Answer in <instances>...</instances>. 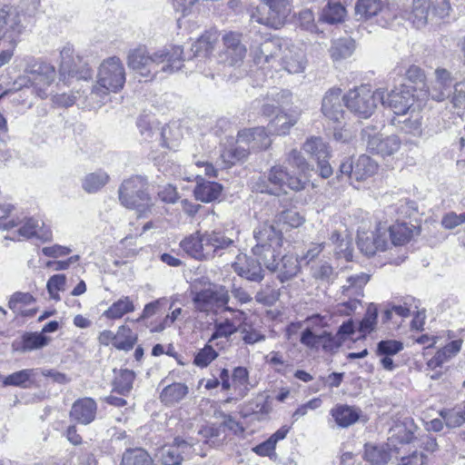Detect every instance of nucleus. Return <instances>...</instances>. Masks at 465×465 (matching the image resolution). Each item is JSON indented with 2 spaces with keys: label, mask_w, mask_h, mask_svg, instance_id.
<instances>
[{
  "label": "nucleus",
  "mask_w": 465,
  "mask_h": 465,
  "mask_svg": "<svg viewBox=\"0 0 465 465\" xmlns=\"http://www.w3.org/2000/svg\"><path fill=\"white\" fill-rule=\"evenodd\" d=\"M266 177L272 187L276 190L277 194L285 191V187L293 191H301L304 189L307 183L301 176H291L282 165L272 166L266 173Z\"/></svg>",
  "instance_id": "obj_16"
},
{
  "label": "nucleus",
  "mask_w": 465,
  "mask_h": 465,
  "mask_svg": "<svg viewBox=\"0 0 465 465\" xmlns=\"http://www.w3.org/2000/svg\"><path fill=\"white\" fill-rule=\"evenodd\" d=\"M217 40L216 32L207 31L192 45V51L195 56L208 57L213 51Z\"/></svg>",
  "instance_id": "obj_32"
},
{
  "label": "nucleus",
  "mask_w": 465,
  "mask_h": 465,
  "mask_svg": "<svg viewBox=\"0 0 465 465\" xmlns=\"http://www.w3.org/2000/svg\"><path fill=\"white\" fill-rule=\"evenodd\" d=\"M342 100L351 113L367 119L375 112L378 103L385 104V91L377 89L372 92L366 86H360L350 90Z\"/></svg>",
  "instance_id": "obj_5"
},
{
  "label": "nucleus",
  "mask_w": 465,
  "mask_h": 465,
  "mask_svg": "<svg viewBox=\"0 0 465 465\" xmlns=\"http://www.w3.org/2000/svg\"><path fill=\"white\" fill-rule=\"evenodd\" d=\"M237 331L238 327L232 320L227 318L224 320H217L213 323V332L208 342H213L221 338L228 339L232 334L236 333Z\"/></svg>",
  "instance_id": "obj_42"
},
{
  "label": "nucleus",
  "mask_w": 465,
  "mask_h": 465,
  "mask_svg": "<svg viewBox=\"0 0 465 465\" xmlns=\"http://www.w3.org/2000/svg\"><path fill=\"white\" fill-rule=\"evenodd\" d=\"M197 178L199 180L193 191L195 198L203 203H211L217 200L221 195L223 186L215 182L204 181L199 175H197Z\"/></svg>",
  "instance_id": "obj_28"
},
{
  "label": "nucleus",
  "mask_w": 465,
  "mask_h": 465,
  "mask_svg": "<svg viewBox=\"0 0 465 465\" xmlns=\"http://www.w3.org/2000/svg\"><path fill=\"white\" fill-rule=\"evenodd\" d=\"M451 103L455 108L465 110V79L456 83L453 86Z\"/></svg>",
  "instance_id": "obj_64"
},
{
  "label": "nucleus",
  "mask_w": 465,
  "mask_h": 465,
  "mask_svg": "<svg viewBox=\"0 0 465 465\" xmlns=\"http://www.w3.org/2000/svg\"><path fill=\"white\" fill-rule=\"evenodd\" d=\"M281 64L289 74H302L306 68L307 59L302 49L291 46L284 51Z\"/></svg>",
  "instance_id": "obj_23"
},
{
  "label": "nucleus",
  "mask_w": 465,
  "mask_h": 465,
  "mask_svg": "<svg viewBox=\"0 0 465 465\" xmlns=\"http://www.w3.org/2000/svg\"><path fill=\"white\" fill-rule=\"evenodd\" d=\"M401 130L416 138L423 135L422 117L420 114H411V116L402 122Z\"/></svg>",
  "instance_id": "obj_50"
},
{
  "label": "nucleus",
  "mask_w": 465,
  "mask_h": 465,
  "mask_svg": "<svg viewBox=\"0 0 465 465\" xmlns=\"http://www.w3.org/2000/svg\"><path fill=\"white\" fill-rule=\"evenodd\" d=\"M119 200L129 209H135L138 216H144L153 203L146 193V181L141 176L131 177L119 188Z\"/></svg>",
  "instance_id": "obj_7"
},
{
  "label": "nucleus",
  "mask_w": 465,
  "mask_h": 465,
  "mask_svg": "<svg viewBox=\"0 0 465 465\" xmlns=\"http://www.w3.org/2000/svg\"><path fill=\"white\" fill-rule=\"evenodd\" d=\"M414 103L412 87L401 84L387 94L384 106L390 107L395 114L402 115L409 112Z\"/></svg>",
  "instance_id": "obj_18"
},
{
  "label": "nucleus",
  "mask_w": 465,
  "mask_h": 465,
  "mask_svg": "<svg viewBox=\"0 0 465 465\" xmlns=\"http://www.w3.org/2000/svg\"><path fill=\"white\" fill-rule=\"evenodd\" d=\"M232 386L237 399L244 398L250 390L249 372L244 367L234 368L232 374Z\"/></svg>",
  "instance_id": "obj_35"
},
{
  "label": "nucleus",
  "mask_w": 465,
  "mask_h": 465,
  "mask_svg": "<svg viewBox=\"0 0 465 465\" xmlns=\"http://www.w3.org/2000/svg\"><path fill=\"white\" fill-rule=\"evenodd\" d=\"M204 235L209 260L213 259L216 255H222L223 251L235 246L234 239L220 230L205 232Z\"/></svg>",
  "instance_id": "obj_21"
},
{
  "label": "nucleus",
  "mask_w": 465,
  "mask_h": 465,
  "mask_svg": "<svg viewBox=\"0 0 465 465\" xmlns=\"http://www.w3.org/2000/svg\"><path fill=\"white\" fill-rule=\"evenodd\" d=\"M133 300L128 296H124L114 302L104 312V316L107 319H120L124 314L134 311Z\"/></svg>",
  "instance_id": "obj_37"
},
{
  "label": "nucleus",
  "mask_w": 465,
  "mask_h": 465,
  "mask_svg": "<svg viewBox=\"0 0 465 465\" xmlns=\"http://www.w3.org/2000/svg\"><path fill=\"white\" fill-rule=\"evenodd\" d=\"M237 143H252L251 147L245 148L241 145L226 151L223 157L224 161L231 164H235L237 162L243 161L249 154V150L252 149H265L270 144V140L264 131V128L257 127L249 130H242L238 134Z\"/></svg>",
  "instance_id": "obj_8"
},
{
  "label": "nucleus",
  "mask_w": 465,
  "mask_h": 465,
  "mask_svg": "<svg viewBox=\"0 0 465 465\" xmlns=\"http://www.w3.org/2000/svg\"><path fill=\"white\" fill-rule=\"evenodd\" d=\"M394 245H403L412 235L411 229L406 223H398L388 228Z\"/></svg>",
  "instance_id": "obj_48"
},
{
  "label": "nucleus",
  "mask_w": 465,
  "mask_h": 465,
  "mask_svg": "<svg viewBox=\"0 0 465 465\" xmlns=\"http://www.w3.org/2000/svg\"><path fill=\"white\" fill-rule=\"evenodd\" d=\"M135 373L130 370H121L114 377L113 382L114 391L122 395H127L133 389Z\"/></svg>",
  "instance_id": "obj_39"
},
{
  "label": "nucleus",
  "mask_w": 465,
  "mask_h": 465,
  "mask_svg": "<svg viewBox=\"0 0 465 465\" xmlns=\"http://www.w3.org/2000/svg\"><path fill=\"white\" fill-rule=\"evenodd\" d=\"M188 393L187 385L182 382H173L163 389L160 393V401L165 406H173L183 401Z\"/></svg>",
  "instance_id": "obj_30"
},
{
  "label": "nucleus",
  "mask_w": 465,
  "mask_h": 465,
  "mask_svg": "<svg viewBox=\"0 0 465 465\" xmlns=\"http://www.w3.org/2000/svg\"><path fill=\"white\" fill-rule=\"evenodd\" d=\"M389 8L412 23L417 28L425 26L429 20L430 0H388Z\"/></svg>",
  "instance_id": "obj_10"
},
{
  "label": "nucleus",
  "mask_w": 465,
  "mask_h": 465,
  "mask_svg": "<svg viewBox=\"0 0 465 465\" xmlns=\"http://www.w3.org/2000/svg\"><path fill=\"white\" fill-rule=\"evenodd\" d=\"M66 283V277L64 274L53 275L47 282L46 287L50 297L54 300H59L58 292L64 291Z\"/></svg>",
  "instance_id": "obj_58"
},
{
  "label": "nucleus",
  "mask_w": 465,
  "mask_h": 465,
  "mask_svg": "<svg viewBox=\"0 0 465 465\" xmlns=\"http://www.w3.org/2000/svg\"><path fill=\"white\" fill-rule=\"evenodd\" d=\"M0 31H3V39L15 47L25 31L21 15L15 7L5 5L0 9Z\"/></svg>",
  "instance_id": "obj_13"
},
{
  "label": "nucleus",
  "mask_w": 465,
  "mask_h": 465,
  "mask_svg": "<svg viewBox=\"0 0 465 465\" xmlns=\"http://www.w3.org/2000/svg\"><path fill=\"white\" fill-rule=\"evenodd\" d=\"M441 226L447 230H452L465 223V213H456L455 212L446 213L441 218Z\"/></svg>",
  "instance_id": "obj_60"
},
{
  "label": "nucleus",
  "mask_w": 465,
  "mask_h": 465,
  "mask_svg": "<svg viewBox=\"0 0 465 465\" xmlns=\"http://www.w3.org/2000/svg\"><path fill=\"white\" fill-rule=\"evenodd\" d=\"M403 350V343L396 340L381 341L377 344V355L393 356Z\"/></svg>",
  "instance_id": "obj_54"
},
{
  "label": "nucleus",
  "mask_w": 465,
  "mask_h": 465,
  "mask_svg": "<svg viewBox=\"0 0 465 465\" xmlns=\"http://www.w3.org/2000/svg\"><path fill=\"white\" fill-rule=\"evenodd\" d=\"M388 227L379 223L374 231H358L357 244L361 252L367 256L374 255L378 251H384L387 245Z\"/></svg>",
  "instance_id": "obj_14"
},
{
  "label": "nucleus",
  "mask_w": 465,
  "mask_h": 465,
  "mask_svg": "<svg viewBox=\"0 0 465 465\" xmlns=\"http://www.w3.org/2000/svg\"><path fill=\"white\" fill-rule=\"evenodd\" d=\"M331 414L335 422L340 427H349L355 423L360 417L359 411L353 407L348 405H337L331 411Z\"/></svg>",
  "instance_id": "obj_33"
},
{
  "label": "nucleus",
  "mask_w": 465,
  "mask_h": 465,
  "mask_svg": "<svg viewBox=\"0 0 465 465\" xmlns=\"http://www.w3.org/2000/svg\"><path fill=\"white\" fill-rule=\"evenodd\" d=\"M273 222L282 231L301 226L304 223V219L296 211L285 210L277 214Z\"/></svg>",
  "instance_id": "obj_38"
},
{
  "label": "nucleus",
  "mask_w": 465,
  "mask_h": 465,
  "mask_svg": "<svg viewBox=\"0 0 465 465\" xmlns=\"http://www.w3.org/2000/svg\"><path fill=\"white\" fill-rule=\"evenodd\" d=\"M312 275L322 282H331L334 276L332 266L327 262H321L312 268Z\"/></svg>",
  "instance_id": "obj_56"
},
{
  "label": "nucleus",
  "mask_w": 465,
  "mask_h": 465,
  "mask_svg": "<svg viewBox=\"0 0 465 465\" xmlns=\"http://www.w3.org/2000/svg\"><path fill=\"white\" fill-rule=\"evenodd\" d=\"M431 14L440 18L444 19L448 17L451 11L450 0H430Z\"/></svg>",
  "instance_id": "obj_61"
},
{
  "label": "nucleus",
  "mask_w": 465,
  "mask_h": 465,
  "mask_svg": "<svg viewBox=\"0 0 465 465\" xmlns=\"http://www.w3.org/2000/svg\"><path fill=\"white\" fill-rule=\"evenodd\" d=\"M382 8L381 0H358L355 5L356 15L364 19L377 15Z\"/></svg>",
  "instance_id": "obj_44"
},
{
  "label": "nucleus",
  "mask_w": 465,
  "mask_h": 465,
  "mask_svg": "<svg viewBox=\"0 0 465 465\" xmlns=\"http://www.w3.org/2000/svg\"><path fill=\"white\" fill-rule=\"evenodd\" d=\"M183 53L180 45L165 46L153 54L145 48L139 47L129 52L127 64L142 76L155 75L160 71L172 74L181 69Z\"/></svg>",
  "instance_id": "obj_1"
},
{
  "label": "nucleus",
  "mask_w": 465,
  "mask_h": 465,
  "mask_svg": "<svg viewBox=\"0 0 465 465\" xmlns=\"http://www.w3.org/2000/svg\"><path fill=\"white\" fill-rule=\"evenodd\" d=\"M48 339L43 333L32 332L23 336L22 349L24 351H33L45 346Z\"/></svg>",
  "instance_id": "obj_51"
},
{
  "label": "nucleus",
  "mask_w": 465,
  "mask_h": 465,
  "mask_svg": "<svg viewBox=\"0 0 465 465\" xmlns=\"http://www.w3.org/2000/svg\"><path fill=\"white\" fill-rule=\"evenodd\" d=\"M73 45L66 44L60 51L59 74L60 81L65 84L70 77L89 80L93 76V70L87 62L80 55H74Z\"/></svg>",
  "instance_id": "obj_9"
},
{
  "label": "nucleus",
  "mask_w": 465,
  "mask_h": 465,
  "mask_svg": "<svg viewBox=\"0 0 465 465\" xmlns=\"http://www.w3.org/2000/svg\"><path fill=\"white\" fill-rule=\"evenodd\" d=\"M253 237L256 244L252 247V252L262 262L268 258L281 255L282 232L274 222L259 224L253 230Z\"/></svg>",
  "instance_id": "obj_4"
},
{
  "label": "nucleus",
  "mask_w": 465,
  "mask_h": 465,
  "mask_svg": "<svg viewBox=\"0 0 465 465\" xmlns=\"http://www.w3.org/2000/svg\"><path fill=\"white\" fill-rule=\"evenodd\" d=\"M149 453L141 448L127 450L122 458L121 465H153Z\"/></svg>",
  "instance_id": "obj_40"
},
{
  "label": "nucleus",
  "mask_w": 465,
  "mask_h": 465,
  "mask_svg": "<svg viewBox=\"0 0 465 465\" xmlns=\"http://www.w3.org/2000/svg\"><path fill=\"white\" fill-rule=\"evenodd\" d=\"M25 74L20 75L10 89L2 91L0 85V99L10 92L18 91L24 87L32 86L37 96L42 99L51 94L50 87L56 78L54 65L41 60H31L26 64Z\"/></svg>",
  "instance_id": "obj_2"
},
{
  "label": "nucleus",
  "mask_w": 465,
  "mask_h": 465,
  "mask_svg": "<svg viewBox=\"0 0 465 465\" xmlns=\"http://www.w3.org/2000/svg\"><path fill=\"white\" fill-rule=\"evenodd\" d=\"M125 83V70L122 61L112 56L103 61L97 74V83L93 87L92 99L104 104L109 94L117 93L123 89Z\"/></svg>",
  "instance_id": "obj_3"
},
{
  "label": "nucleus",
  "mask_w": 465,
  "mask_h": 465,
  "mask_svg": "<svg viewBox=\"0 0 465 465\" xmlns=\"http://www.w3.org/2000/svg\"><path fill=\"white\" fill-rule=\"evenodd\" d=\"M462 341L456 340L452 341L444 346L441 350L437 351L436 360L440 362H442L454 355H456L461 349Z\"/></svg>",
  "instance_id": "obj_59"
},
{
  "label": "nucleus",
  "mask_w": 465,
  "mask_h": 465,
  "mask_svg": "<svg viewBox=\"0 0 465 465\" xmlns=\"http://www.w3.org/2000/svg\"><path fill=\"white\" fill-rule=\"evenodd\" d=\"M377 307L371 303L368 306L366 313L360 322V331L363 333H370L372 331L377 324Z\"/></svg>",
  "instance_id": "obj_53"
},
{
  "label": "nucleus",
  "mask_w": 465,
  "mask_h": 465,
  "mask_svg": "<svg viewBox=\"0 0 465 465\" xmlns=\"http://www.w3.org/2000/svg\"><path fill=\"white\" fill-rule=\"evenodd\" d=\"M239 34L230 32L223 35L224 55L230 65L242 62L246 54V47L241 43Z\"/></svg>",
  "instance_id": "obj_22"
},
{
  "label": "nucleus",
  "mask_w": 465,
  "mask_h": 465,
  "mask_svg": "<svg viewBox=\"0 0 465 465\" xmlns=\"http://www.w3.org/2000/svg\"><path fill=\"white\" fill-rule=\"evenodd\" d=\"M18 233L23 238L37 237L44 242L50 241L52 238L51 232L44 228V223L34 218L27 219L18 229Z\"/></svg>",
  "instance_id": "obj_29"
},
{
  "label": "nucleus",
  "mask_w": 465,
  "mask_h": 465,
  "mask_svg": "<svg viewBox=\"0 0 465 465\" xmlns=\"http://www.w3.org/2000/svg\"><path fill=\"white\" fill-rule=\"evenodd\" d=\"M322 112L330 121L341 123L344 116V110L340 88H331L325 93L322 102Z\"/></svg>",
  "instance_id": "obj_20"
},
{
  "label": "nucleus",
  "mask_w": 465,
  "mask_h": 465,
  "mask_svg": "<svg viewBox=\"0 0 465 465\" xmlns=\"http://www.w3.org/2000/svg\"><path fill=\"white\" fill-rule=\"evenodd\" d=\"M204 232H196L181 242L182 249L196 260H209Z\"/></svg>",
  "instance_id": "obj_24"
},
{
  "label": "nucleus",
  "mask_w": 465,
  "mask_h": 465,
  "mask_svg": "<svg viewBox=\"0 0 465 465\" xmlns=\"http://www.w3.org/2000/svg\"><path fill=\"white\" fill-rule=\"evenodd\" d=\"M354 180L364 181L378 171V163L366 154H361L354 163Z\"/></svg>",
  "instance_id": "obj_34"
},
{
  "label": "nucleus",
  "mask_w": 465,
  "mask_h": 465,
  "mask_svg": "<svg viewBox=\"0 0 465 465\" xmlns=\"http://www.w3.org/2000/svg\"><path fill=\"white\" fill-rule=\"evenodd\" d=\"M280 50V40L268 39L261 44V45L254 51V63L261 66V68L266 69V64L274 61L275 56L279 54Z\"/></svg>",
  "instance_id": "obj_27"
},
{
  "label": "nucleus",
  "mask_w": 465,
  "mask_h": 465,
  "mask_svg": "<svg viewBox=\"0 0 465 465\" xmlns=\"http://www.w3.org/2000/svg\"><path fill=\"white\" fill-rule=\"evenodd\" d=\"M235 273L251 282H260L264 278L261 262L245 254H239L232 265Z\"/></svg>",
  "instance_id": "obj_19"
},
{
  "label": "nucleus",
  "mask_w": 465,
  "mask_h": 465,
  "mask_svg": "<svg viewBox=\"0 0 465 465\" xmlns=\"http://www.w3.org/2000/svg\"><path fill=\"white\" fill-rule=\"evenodd\" d=\"M302 149L317 162L331 157V151L328 143L322 137L312 136L302 145Z\"/></svg>",
  "instance_id": "obj_31"
},
{
  "label": "nucleus",
  "mask_w": 465,
  "mask_h": 465,
  "mask_svg": "<svg viewBox=\"0 0 465 465\" xmlns=\"http://www.w3.org/2000/svg\"><path fill=\"white\" fill-rule=\"evenodd\" d=\"M362 140L366 141L367 150L382 158L394 155L401 148V141L395 134L383 136L375 132L372 126H367L361 131Z\"/></svg>",
  "instance_id": "obj_11"
},
{
  "label": "nucleus",
  "mask_w": 465,
  "mask_h": 465,
  "mask_svg": "<svg viewBox=\"0 0 465 465\" xmlns=\"http://www.w3.org/2000/svg\"><path fill=\"white\" fill-rule=\"evenodd\" d=\"M192 295L193 306L199 312L208 313L221 308L224 312H235L234 309L227 305L230 301V295L223 285L208 282L201 290H198L194 285L192 290Z\"/></svg>",
  "instance_id": "obj_6"
},
{
  "label": "nucleus",
  "mask_w": 465,
  "mask_h": 465,
  "mask_svg": "<svg viewBox=\"0 0 465 465\" xmlns=\"http://www.w3.org/2000/svg\"><path fill=\"white\" fill-rule=\"evenodd\" d=\"M109 181V175L104 171L88 173L83 180V189L87 193H95Z\"/></svg>",
  "instance_id": "obj_46"
},
{
  "label": "nucleus",
  "mask_w": 465,
  "mask_h": 465,
  "mask_svg": "<svg viewBox=\"0 0 465 465\" xmlns=\"http://www.w3.org/2000/svg\"><path fill=\"white\" fill-rule=\"evenodd\" d=\"M451 87V85L434 80L431 86L428 88V94L433 100L440 102L450 97Z\"/></svg>",
  "instance_id": "obj_57"
},
{
  "label": "nucleus",
  "mask_w": 465,
  "mask_h": 465,
  "mask_svg": "<svg viewBox=\"0 0 465 465\" xmlns=\"http://www.w3.org/2000/svg\"><path fill=\"white\" fill-rule=\"evenodd\" d=\"M35 375V370L25 369L15 371L7 376H0L4 386H15L21 388H29L33 383L32 377Z\"/></svg>",
  "instance_id": "obj_36"
},
{
  "label": "nucleus",
  "mask_w": 465,
  "mask_h": 465,
  "mask_svg": "<svg viewBox=\"0 0 465 465\" xmlns=\"http://www.w3.org/2000/svg\"><path fill=\"white\" fill-rule=\"evenodd\" d=\"M33 302H35V299L29 292H17L11 296L8 302V307L14 312H19V310H21L18 306L19 304L27 305L32 303Z\"/></svg>",
  "instance_id": "obj_62"
},
{
  "label": "nucleus",
  "mask_w": 465,
  "mask_h": 465,
  "mask_svg": "<svg viewBox=\"0 0 465 465\" xmlns=\"http://www.w3.org/2000/svg\"><path fill=\"white\" fill-rule=\"evenodd\" d=\"M370 280V275L365 272H359L347 277L345 283L341 286L343 296L352 299L355 305L360 297L363 296V288Z\"/></svg>",
  "instance_id": "obj_25"
},
{
  "label": "nucleus",
  "mask_w": 465,
  "mask_h": 465,
  "mask_svg": "<svg viewBox=\"0 0 465 465\" xmlns=\"http://www.w3.org/2000/svg\"><path fill=\"white\" fill-rule=\"evenodd\" d=\"M278 257L268 258L262 263L270 272L278 273L277 278L281 282H285L297 275L300 264L298 259L292 255H283L279 261Z\"/></svg>",
  "instance_id": "obj_17"
},
{
  "label": "nucleus",
  "mask_w": 465,
  "mask_h": 465,
  "mask_svg": "<svg viewBox=\"0 0 465 465\" xmlns=\"http://www.w3.org/2000/svg\"><path fill=\"white\" fill-rule=\"evenodd\" d=\"M323 350L327 351H334L338 350L343 343V340L337 334H331L329 331H322V342Z\"/></svg>",
  "instance_id": "obj_63"
},
{
  "label": "nucleus",
  "mask_w": 465,
  "mask_h": 465,
  "mask_svg": "<svg viewBox=\"0 0 465 465\" xmlns=\"http://www.w3.org/2000/svg\"><path fill=\"white\" fill-rule=\"evenodd\" d=\"M136 336H134L130 328L122 325L118 329V336L114 341V347L122 351H130L133 349L136 342Z\"/></svg>",
  "instance_id": "obj_49"
},
{
  "label": "nucleus",
  "mask_w": 465,
  "mask_h": 465,
  "mask_svg": "<svg viewBox=\"0 0 465 465\" xmlns=\"http://www.w3.org/2000/svg\"><path fill=\"white\" fill-rule=\"evenodd\" d=\"M439 413L449 429L460 428L465 423V410L460 408L442 409Z\"/></svg>",
  "instance_id": "obj_47"
},
{
  "label": "nucleus",
  "mask_w": 465,
  "mask_h": 465,
  "mask_svg": "<svg viewBox=\"0 0 465 465\" xmlns=\"http://www.w3.org/2000/svg\"><path fill=\"white\" fill-rule=\"evenodd\" d=\"M346 9L341 2L329 0L322 11V19L328 24H337L343 21Z\"/></svg>",
  "instance_id": "obj_43"
},
{
  "label": "nucleus",
  "mask_w": 465,
  "mask_h": 465,
  "mask_svg": "<svg viewBox=\"0 0 465 465\" xmlns=\"http://www.w3.org/2000/svg\"><path fill=\"white\" fill-rule=\"evenodd\" d=\"M218 357L217 351L212 345L206 344L195 355L193 363L201 368L207 367L213 360Z\"/></svg>",
  "instance_id": "obj_55"
},
{
  "label": "nucleus",
  "mask_w": 465,
  "mask_h": 465,
  "mask_svg": "<svg viewBox=\"0 0 465 465\" xmlns=\"http://www.w3.org/2000/svg\"><path fill=\"white\" fill-rule=\"evenodd\" d=\"M297 123V118L286 114H277L269 124V130L278 135H285Z\"/></svg>",
  "instance_id": "obj_45"
},
{
  "label": "nucleus",
  "mask_w": 465,
  "mask_h": 465,
  "mask_svg": "<svg viewBox=\"0 0 465 465\" xmlns=\"http://www.w3.org/2000/svg\"><path fill=\"white\" fill-rule=\"evenodd\" d=\"M354 41L350 38H340L332 42L330 49L331 56L338 61L350 57L354 51Z\"/></svg>",
  "instance_id": "obj_41"
},
{
  "label": "nucleus",
  "mask_w": 465,
  "mask_h": 465,
  "mask_svg": "<svg viewBox=\"0 0 465 465\" xmlns=\"http://www.w3.org/2000/svg\"><path fill=\"white\" fill-rule=\"evenodd\" d=\"M268 7V15L263 16L260 14L259 8L251 15V21L269 27L278 29L285 23L291 13L290 0H262Z\"/></svg>",
  "instance_id": "obj_12"
},
{
  "label": "nucleus",
  "mask_w": 465,
  "mask_h": 465,
  "mask_svg": "<svg viewBox=\"0 0 465 465\" xmlns=\"http://www.w3.org/2000/svg\"><path fill=\"white\" fill-rule=\"evenodd\" d=\"M97 405L91 398H83L76 401L71 409L70 415L82 424L91 423L96 415Z\"/></svg>",
  "instance_id": "obj_26"
},
{
  "label": "nucleus",
  "mask_w": 465,
  "mask_h": 465,
  "mask_svg": "<svg viewBox=\"0 0 465 465\" xmlns=\"http://www.w3.org/2000/svg\"><path fill=\"white\" fill-rule=\"evenodd\" d=\"M285 161L289 165L295 167L299 171L300 174H305L308 171H310V164L303 157L302 153L297 149L291 150L286 154Z\"/></svg>",
  "instance_id": "obj_52"
},
{
  "label": "nucleus",
  "mask_w": 465,
  "mask_h": 465,
  "mask_svg": "<svg viewBox=\"0 0 465 465\" xmlns=\"http://www.w3.org/2000/svg\"><path fill=\"white\" fill-rule=\"evenodd\" d=\"M193 447V442L177 437L173 444L161 447L156 453V458L163 465H181L184 457L191 453Z\"/></svg>",
  "instance_id": "obj_15"
}]
</instances>
